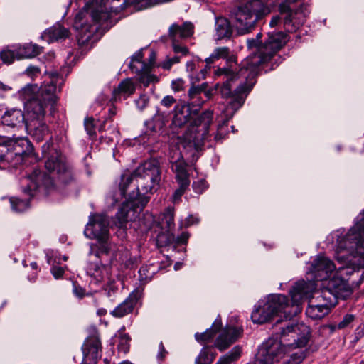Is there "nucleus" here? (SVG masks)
I'll use <instances>...</instances> for the list:
<instances>
[{
	"label": "nucleus",
	"instance_id": "nucleus-31",
	"mask_svg": "<svg viewBox=\"0 0 364 364\" xmlns=\"http://www.w3.org/2000/svg\"><path fill=\"white\" fill-rule=\"evenodd\" d=\"M328 293L323 289L321 293L316 292L315 294L309 300V303L318 305H323L324 307H328L330 311L331 307L334 305V301L331 297L327 296Z\"/></svg>",
	"mask_w": 364,
	"mask_h": 364
},
{
	"label": "nucleus",
	"instance_id": "nucleus-1",
	"mask_svg": "<svg viewBox=\"0 0 364 364\" xmlns=\"http://www.w3.org/2000/svg\"><path fill=\"white\" fill-rule=\"evenodd\" d=\"M288 41V36L283 31L269 32L259 54L251 55L242 61L238 73L230 68H219L215 71L217 76L223 77L220 92L222 97L231 100L229 109L236 112L242 106L260 70L268 72L279 66L283 58L277 52Z\"/></svg>",
	"mask_w": 364,
	"mask_h": 364
},
{
	"label": "nucleus",
	"instance_id": "nucleus-7",
	"mask_svg": "<svg viewBox=\"0 0 364 364\" xmlns=\"http://www.w3.org/2000/svg\"><path fill=\"white\" fill-rule=\"evenodd\" d=\"M270 5L269 0H249L239 6L234 14L237 33H250L259 21L269 14Z\"/></svg>",
	"mask_w": 364,
	"mask_h": 364
},
{
	"label": "nucleus",
	"instance_id": "nucleus-5",
	"mask_svg": "<svg viewBox=\"0 0 364 364\" xmlns=\"http://www.w3.org/2000/svg\"><path fill=\"white\" fill-rule=\"evenodd\" d=\"M36 87H27L23 90V95L28 112L36 118L30 124L31 136L33 140L40 142L50 134L47 124L42 119L45 115L46 108L48 105L53 107L57 101L56 85L50 81L41 85L36 93Z\"/></svg>",
	"mask_w": 364,
	"mask_h": 364
},
{
	"label": "nucleus",
	"instance_id": "nucleus-52",
	"mask_svg": "<svg viewBox=\"0 0 364 364\" xmlns=\"http://www.w3.org/2000/svg\"><path fill=\"white\" fill-rule=\"evenodd\" d=\"M50 271H51L52 274L53 275V277L55 279L61 278L63 277V274H64V272H65L64 267H60V266L57 265V264L53 265Z\"/></svg>",
	"mask_w": 364,
	"mask_h": 364
},
{
	"label": "nucleus",
	"instance_id": "nucleus-35",
	"mask_svg": "<svg viewBox=\"0 0 364 364\" xmlns=\"http://www.w3.org/2000/svg\"><path fill=\"white\" fill-rule=\"evenodd\" d=\"M47 34L51 41H58L68 38L69 31L68 29L58 24L50 28L47 31Z\"/></svg>",
	"mask_w": 364,
	"mask_h": 364
},
{
	"label": "nucleus",
	"instance_id": "nucleus-46",
	"mask_svg": "<svg viewBox=\"0 0 364 364\" xmlns=\"http://www.w3.org/2000/svg\"><path fill=\"white\" fill-rule=\"evenodd\" d=\"M153 120L154 122V125L153 126L152 129L156 130L159 128L162 127L164 125L166 120V116L164 113L158 112L154 117Z\"/></svg>",
	"mask_w": 364,
	"mask_h": 364
},
{
	"label": "nucleus",
	"instance_id": "nucleus-26",
	"mask_svg": "<svg viewBox=\"0 0 364 364\" xmlns=\"http://www.w3.org/2000/svg\"><path fill=\"white\" fill-rule=\"evenodd\" d=\"M43 47L37 44L26 43L16 49V58H32L42 52Z\"/></svg>",
	"mask_w": 364,
	"mask_h": 364
},
{
	"label": "nucleus",
	"instance_id": "nucleus-51",
	"mask_svg": "<svg viewBox=\"0 0 364 364\" xmlns=\"http://www.w3.org/2000/svg\"><path fill=\"white\" fill-rule=\"evenodd\" d=\"M184 80L178 78L172 81L171 88L174 92H180L184 89Z\"/></svg>",
	"mask_w": 364,
	"mask_h": 364
},
{
	"label": "nucleus",
	"instance_id": "nucleus-18",
	"mask_svg": "<svg viewBox=\"0 0 364 364\" xmlns=\"http://www.w3.org/2000/svg\"><path fill=\"white\" fill-rule=\"evenodd\" d=\"M323 287V289L333 296V300L338 298H344L350 294V288L347 282L338 276H334L329 280H325Z\"/></svg>",
	"mask_w": 364,
	"mask_h": 364
},
{
	"label": "nucleus",
	"instance_id": "nucleus-45",
	"mask_svg": "<svg viewBox=\"0 0 364 364\" xmlns=\"http://www.w3.org/2000/svg\"><path fill=\"white\" fill-rule=\"evenodd\" d=\"M102 267L101 262L98 260L95 262H90L87 266V273L91 276L97 277L98 275V272H100Z\"/></svg>",
	"mask_w": 364,
	"mask_h": 364
},
{
	"label": "nucleus",
	"instance_id": "nucleus-59",
	"mask_svg": "<svg viewBox=\"0 0 364 364\" xmlns=\"http://www.w3.org/2000/svg\"><path fill=\"white\" fill-rule=\"evenodd\" d=\"M198 222V218L193 217V215H190L186 219V226H190L193 224H196Z\"/></svg>",
	"mask_w": 364,
	"mask_h": 364
},
{
	"label": "nucleus",
	"instance_id": "nucleus-37",
	"mask_svg": "<svg viewBox=\"0 0 364 364\" xmlns=\"http://www.w3.org/2000/svg\"><path fill=\"white\" fill-rule=\"evenodd\" d=\"M241 353V347L236 346L229 353L222 356L215 364H232L240 357Z\"/></svg>",
	"mask_w": 364,
	"mask_h": 364
},
{
	"label": "nucleus",
	"instance_id": "nucleus-23",
	"mask_svg": "<svg viewBox=\"0 0 364 364\" xmlns=\"http://www.w3.org/2000/svg\"><path fill=\"white\" fill-rule=\"evenodd\" d=\"M3 124L11 127H20L25 123V116L20 109H7L1 117Z\"/></svg>",
	"mask_w": 364,
	"mask_h": 364
},
{
	"label": "nucleus",
	"instance_id": "nucleus-41",
	"mask_svg": "<svg viewBox=\"0 0 364 364\" xmlns=\"http://www.w3.org/2000/svg\"><path fill=\"white\" fill-rule=\"evenodd\" d=\"M10 203L11 208L15 212H23L26 210L29 206L28 199L21 200L18 198H11Z\"/></svg>",
	"mask_w": 364,
	"mask_h": 364
},
{
	"label": "nucleus",
	"instance_id": "nucleus-55",
	"mask_svg": "<svg viewBox=\"0 0 364 364\" xmlns=\"http://www.w3.org/2000/svg\"><path fill=\"white\" fill-rule=\"evenodd\" d=\"M189 238V234L187 232H182L179 236L176 237L174 244H186Z\"/></svg>",
	"mask_w": 364,
	"mask_h": 364
},
{
	"label": "nucleus",
	"instance_id": "nucleus-56",
	"mask_svg": "<svg viewBox=\"0 0 364 364\" xmlns=\"http://www.w3.org/2000/svg\"><path fill=\"white\" fill-rule=\"evenodd\" d=\"M73 294L80 299H82L85 296V289L80 286L73 284Z\"/></svg>",
	"mask_w": 364,
	"mask_h": 364
},
{
	"label": "nucleus",
	"instance_id": "nucleus-64",
	"mask_svg": "<svg viewBox=\"0 0 364 364\" xmlns=\"http://www.w3.org/2000/svg\"><path fill=\"white\" fill-rule=\"evenodd\" d=\"M109 114H110L111 117L114 116L115 114H116L115 108L114 107L110 108L109 110Z\"/></svg>",
	"mask_w": 364,
	"mask_h": 364
},
{
	"label": "nucleus",
	"instance_id": "nucleus-3",
	"mask_svg": "<svg viewBox=\"0 0 364 364\" xmlns=\"http://www.w3.org/2000/svg\"><path fill=\"white\" fill-rule=\"evenodd\" d=\"M213 113L212 111L206 110L198 116L190 124L187 132L183 134V138H178L179 152L174 159L172 156V169L176 173V178L179 185L173 193L174 200H179L185 191L190 185L189 176L187 172V164L183 156L181 147L190 151L196 150L203 144L205 140L209 137V127L213 121Z\"/></svg>",
	"mask_w": 364,
	"mask_h": 364
},
{
	"label": "nucleus",
	"instance_id": "nucleus-42",
	"mask_svg": "<svg viewBox=\"0 0 364 364\" xmlns=\"http://www.w3.org/2000/svg\"><path fill=\"white\" fill-rule=\"evenodd\" d=\"M0 57L4 63L11 64L16 58V50L15 51L4 50L0 53Z\"/></svg>",
	"mask_w": 364,
	"mask_h": 364
},
{
	"label": "nucleus",
	"instance_id": "nucleus-28",
	"mask_svg": "<svg viewBox=\"0 0 364 364\" xmlns=\"http://www.w3.org/2000/svg\"><path fill=\"white\" fill-rule=\"evenodd\" d=\"M215 31L218 40L230 38L232 32L230 22L222 17L215 19Z\"/></svg>",
	"mask_w": 364,
	"mask_h": 364
},
{
	"label": "nucleus",
	"instance_id": "nucleus-2",
	"mask_svg": "<svg viewBox=\"0 0 364 364\" xmlns=\"http://www.w3.org/2000/svg\"><path fill=\"white\" fill-rule=\"evenodd\" d=\"M310 328L304 323H289L279 332L262 343L251 364H274L296 348L304 347L309 341Z\"/></svg>",
	"mask_w": 364,
	"mask_h": 364
},
{
	"label": "nucleus",
	"instance_id": "nucleus-33",
	"mask_svg": "<svg viewBox=\"0 0 364 364\" xmlns=\"http://www.w3.org/2000/svg\"><path fill=\"white\" fill-rule=\"evenodd\" d=\"M176 240L175 235L173 231L162 230L156 237V244L160 247H164L174 244Z\"/></svg>",
	"mask_w": 364,
	"mask_h": 364
},
{
	"label": "nucleus",
	"instance_id": "nucleus-34",
	"mask_svg": "<svg viewBox=\"0 0 364 364\" xmlns=\"http://www.w3.org/2000/svg\"><path fill=\"white\" fill-rule=\"evenodd\" d=\"M134 179H135L134 171L132 173H129V171H124L121 176V180L119 184V188L121 195L124 196L126 198V200H128V187L132 183Z\"/></svg>",
	"mask_w": 364,
	"mask_h": 364
},
{
	"label": "nucleus",
	"instance_id": "nucleus-49",
	"mask_svg": "<svg viewBox=\"0 0 364 364\" xmlns=\"http://www.w3.org/2000/svg\"><path fill=\"white\" fill-rule=\"evenodd\" d=\"M84 125H85V130L87 131V133L89 135L92 136V135L95 134L93 118H92V117L86 118L84 122Z\"/></svg>",
	"mask_w": 364,
	"mask_h": 364
},
{
	"label": "nucleus",
	"instance_id": "nucleus-12",
	"mask_svg": "<svg viewBox=\"0 0 364 364\" xmlns=\"http://www.w3.org/2000/svg\"><path fill=\"white\" fill-rule=\"evenodd\" d=\"M109 220L105 215L96 214L90 218L89 223L86 225L84 233L85 235L90 239L97 240L100 244V252L95 254L98 257L99 254H107L110 247L109 246Z\"/></svg>",
	"mask_w": 364,
	"mask_h": 364
},
{
	"label": "nucleus",
	"instance_id": "nucleus-19",
	"mask_svg": "<svg viewBox=\"0 0 364 364\" xmlns=\"http://www.w3.org/2000/svg\"><path fill=\"white\" fill-rule=\"evenodd\" d=\"M83 360L85 364H96L101 357L102 346L98 336H90L84 343L82 347Z\"/></svg>",
	"mask_w": 364,
	"mask_h": 364
},
{
	"label": "nucleus",
	"instance_id": "nucleus-9",
	"mask_svg": "<svg viewBox=\"0 0 364 364\" xmlns=\"http://www.w3.org/2000/svg\"><path fill=\"white\" fill-rule=\"evenodd\" d=\"M137 192L142 196L153 194L160 186L161 170L159 161L150 159L141 163L134 171Z\"/></svg>",
	"mask_w": 364,
	"mask_h": 364
},
{
	"label": "nucleus",
	"instance_id": "nucleus-60",
	"mask_svg": "<svg viewBox=\"0 0 364 364\" xmlns=\"http://www.w3.org/2000/svg\"><path fill=\"white\" fill-rule=\"evenodd\" d=\"M208 85L207 82H203L200 85H195V87H196L197 90H198L200 92L203 93V91H205L208 90Z\"/></svg>",
	"mask_w": 364,
	"mask_h": 364
},
{
	"label": "nucleus",
	"instance_id": "nucleus-27",
	"mask_svg": "<svg viewBox=\"0 0 364 364\" xmlns=\"http://www.w3.org/2000/svg\"><path fill=\"white\" fill-rule=\"evenodd\" d=\"M135 304L136 301L130 296L114 308L110 314L116 318H122L132 311Z\"/></svg>",
	"mask_w": 364,
	"mask_h": 364
},
{
	"label": "nucleus",
	"instance_id": "nucleus-32",
	"mask_svg": "<svg viewBox=\"0 0 364 364\" xmlns=\"http://www.w3.org/2000/svg\"><path fill=\"white\" fill-rule=\"evenodd\" d=\"M216 353L213 351V347L205 346L202 348L195 360L196 364H211L215 358Z\"/></svg>",
	"mask_w": 364,
	"mask_h": 364
},
{
	"label": "nucleus",
	"instance_id": "nucleus-53",
	"mask_svg": "<svg viewBox=\"0 0 364 364\" xmlns=\"http://www.w3.org/2000/svg\"><path fill=\"white\" fill-rule=\"evenodd\" d=\"M176 103V100L171 95L165 96L161 101V105L169 108Z\"/></svg>",
	"mask_w": 364,
	"mask_h": 364
},
{
	"label": "nucleus",
	"instance_id": "nucleus-36",
	"mask_svg": "<svg viewBox=\"0 0 364 364\" xmlns=\"http://www.w3.org/2000/svg\"><path fill=\"white\" fill-rule=\"evenodd\" d=\"M142 58L143 54L141 51H138L133 55L129 63V68L133 73H139L140 70L150 66L143 62Z\"/></svg>",
	"mask_w": 364,
	"mask_h": 364
},
{
	"label": "nucleus",
	"instance_id": "nucleus-14",
	"mask_svg": "<svg viewBox=\"0 0 364 364\" xmlns=\"http://www.w3.org/2000/svg\"><path fill=\"white\" fill-rule=\"evenodd\" d=\"M29 182L23 188V191L25 193L28 194L29 197L34 195V191L37 190L44 189L46 191L49 192L55 188V182L53 178L43 173L39 170H34L33 173L27 179Z\"/></svg>",
	"mask_w": 364,
	"mask_h": 364
},
{
	"label": "nucleus",
	"instance_id": "nucleus-20",
	"mask_svg": "<svg viewBox=\"0 0 364 364\" xmlns=\"http://www.w3.org/2000/svg\"><path fill=\"white\" fill-rule=\"evenodd\" d=\"M242 332L241 327L227 326L216 338L215 347L220 351H224L242 336Z\"/></svg>",
	"mask_w": 364,
	"mask_h": 364
},
{
	"label": "nucleus",
	"instance_id": "nucleus-58",
	"mask_svg": "<svg viewBox=\"0 0 364 364\" xmlns=\"http://www.w3.org/2000/svg\"><path fill=\"white\" fill-rule=\"evenodd\" d=\"M26 72L28 75L33 76V75L38 73L40 72V70L36 66H31H31L27 68Z\"/></svg>",
	"mask_w": 364,
	"mask_h": 364
},
{
	"label": "nucleus",
	"instance_id": "nucleus-4",
	"mask_svg": "<svg viewBox=\"0 0 364 364\" xmlns=\"http://www.w3.org/2000/svg\"><path fill=\"white\" fill-rule=\"evenodd\" d=\"M316 288L314 281L300 280L295 283L290 290L291 304L287 296L271 294L266 300L257 302L252 312L251 318L254 323L262 324L270 321L274 316L283 312L286 319L291 318L301 312L300 304L303 298Z\"/></svg>",
	"mask_w": 364,
	"mask_h": 364
},
{
	"label": "nucleus",
	"instance_id": "nucleus-43",
	"mask_svg": "<svg viewBox=\"0 0 364 364\" xmlns=\"http://www.w3.org/2000/svg\"><path fill=\"white\" fill-rule=\"evenodd\" d=\"M306 357L304 350H299L298 352L293 353L290 358L287 361V364H300Z\"/></svg>",
	"mask_w": 364,
	"mask_h": 364
},
{
	"label": "nucleus",
	"instance_id": "nucleus-63",
	"mask_svg": "<svg viewBox=\"0 0 364 364\" xmlns=\"http://www.w3.org/2000/svg\"><path fill=\"white\" fill-rule=\"evenodd\" d=\"M97 313L99 316H104L106 314L107 311L105 309H99Z\"/></svg>",
	"mask_w": 364,
	"mask_h": 364
},
{
	"label": "nucleus",
	"instance_id": "nucleus-17",
	"mask_svg": "<svg viewBox=\"0 0 364 364\" xmlns=\"http://www.w3.org/2000/svg\"><path fill=\"white\" fill-rule=\"evenodd\" d=\"M12 153V166L21 164L24 158L32 154L33 146L30 141L25 137L10 141Z\"/></svg>",
	"mask_w": 364,
	"mask_h": 364
},
{
	"label": "nucleus",
	"instance_id": "nucleus-50",
	"mask_svg": "<svg viewBox=\"0 0 364 364\" xmlns=\"http://www.w3.org/2000/svg\"><path fill=\"white\" fill-rule=\"evenodd\" d=\"M180 61V57L174 56L173 58H167L161 65L162 68L165 70H169L173 64L178 63Z\"/></svg>",
	"mask_w": 364,
	"mask_h": 364
},
{
	"label": "nucleus",
	"instance_id": "nucleus-48",
	"mask_svg": "<svg viewBox=\"0 0 364 364\" xmlns=\"http://www.w3.org/2000/svg\"><path fill=\"white\" fill-rule=\"evenodd\" d=\"M149 97L146 95H141L137 100H135V104L137 108L142 111L149 104Z\"/></svg>",
	"mask_w": 364,
	"mask_h": 364
},
{
	"label": "nucleus",
	"instance_id": "nucleus-29",
	"mask_svg": "<svg viewBox=\"0 0 364 364\" xmlns=\"http://www.w3.org/2000/svg\"><path fill=\"white\" fill-rule=\"evenodd\" d=\"M329 311L328 307H324L323 305L314 304V302L313 304L309 303L306 309V316L314 320L323 318Z\"/></svg>",
	"mask_w": 364,
	"mask_h": 364
},
{
	"label": "nucleus",
	"instance_id": "nucleus-8",
	"mask_svg": "<svg viewBox=\"0 0 364 364\" xmlns=\"http://www.w3.org/2000/svg\"><path fill=\"white\" fill-rule=\"evenodd\" d=\"M336 251L338 253L346 252V255L338 257V260L348 259V255L364 259V211L356 218L355 225L348 232L338 237Z\"/></svg>",
	"mask_w": 364,
	"mask_h": 364
},
{
	"label": "nucleus",
	"instance_id": "nucleus-39",
	"mask_svg": "<svg viewBox=\"0 0 364 364\" xmlns=\"http://www.w3.org/2000/svg\"><path fill=\"white\" fill-rule=\"evenodd\" d=\"M0 161L7 162L12 166V153L10 141L0 143Z\"/></svg>",
	"mask_w": 364,
	"mask_h": 364
},
{
	"label": "nucleus",
	"instance_id": "nucleus-24",
	"mask_svg": "<svg viewBox=\"0 0 364 364\" xmlns=\"http://www.w3.org/2000/svg\"><path fill=\"white\" fill-rule=\"evenodd\" d=\"M191 110L186 105H176L174 115L171 126L174 128H181L184 126L192 117Z\"/></svg>",
	"mask_w": 364,
	"mask_h": 364
},
{
	"label": "nucleus",
	"instance_id": "nucleus-47",
	"mask_svg": "<svg viewBox=\"0 0 364 364\" xmlns=\"http://www.w3.org/2000/svg\"><path fill=\"white\" fill-rule=\"evenodd\" d=\"M208 188V184L205 180L200 179L198 181H195L193 183V191L198 194H201Z\"/></svg>",
	"mask_w": 364,
	"mask_h": 364
},
{
	"label": "nucleus",
	"instance_id": "nucleus-10",
	"mask_svg": "<svg viewBox=\"0 0 364 364\" xmlns=\"http://www.w3.org/2000/svg\"><path fill=\"white\" fill-rule=\"evenodd\" d=\"M42 146V155L46 159L45 168L52 174L57 176L58 183L69 184L73 181V175L70 168L67 165L65 157L54 148L51 137Z\"/></svg>",
	"mask_w": 364,
	"mask_h": 364
},
{
	"label": "nucleus",
	"instance_id": "nucleus-30",
	"mask_svg": "<svg viewBox=\"0 0 364 364\" xmlns=\"http://www.w3.org/2000/svg\"><path fill=\"white\" fill-rule=\"evenodd\" d=\"M221 327V321L220 319H216L215 322L213 323V326L210 328L207 329L203 333H196L195 334V338L198 342H208L210 341L215 334L218 331V330Z\"/></svg>",
	"mask_w": 364,
	"mask_h": 364
},
{
	"label": "nucleus",
	"instance_id": "nucleus-22",
	"mask_svg": "<svg viewBox=\"0 0 364 364\" xmlns=\"http://www.w3.org/2000/svg\"><path fill=\"white\" fill-rule=\"evenodd\" d=\"M136 87V84L133 82L132 78L123 80L113 90V100L118 102L126 100L134 93Z\"/></svg>",
	"mask_w": 364,
	"mask_h": 364
},
{
	"label": "nucleus",
	"instance_id": "nucleus-62",
	"mask_svg": "<svg viewBox=\"0 0 364 364\" xmlns=\"http://www.w3.org/2000/svg\"><path fill=\"white\" fill-rule=\"evenodd\" d=\"M203 94L206 97V100H210L213 97V89H208L205 91H203Z\"/></svg>",
	"mask_w": 364,
	"mask_h": 364
},
{
	"label": "nucleus",
	"instance_id": "nucleus-25",
	"mask_svg": "<svg viewBox=\"0 0 364 364\" xmlns=\"http://www.w3.org/2000/svg\"><path fill=\"white\" fill-rule=\"evenodd\" d=\"M229 55L230 48L228 47H218L213 50L208 58H205V61L207 64H211L221 58L227 59L228 63L230 65V68H232V64H236V62L235 58L233 56L229 57Z\"/></svg>",
	"mask_w": 364,
	"mask_h": 364
},
{
	"label": "nucleus",
	"instance_id": "nucleus-15",
	"mask_svg": "<svg viewBox=\"0 0 364 364\" xmlns=\"http://www.w3.org/2000/svg\"><path fill=\"white\" fill-rule=\"evenodd\" d=\"M194 26L189 21L184 22L182 25L177 23L172 24L168 29V34L173 41V49L176 53H181L182 55H186L188 50L186 46L177 43L178 38H185L190 37L193 33Z\"/></svg>",
	"mask_w": 364,
	"mask_h": 364
},
{
	"label": "nucleus",
	"instance_id": "nucleus-16",
	"mask_svg": "<svg viewBox=\"0 0 364 364\" xmlns=\"http://www.w3.org/2000/svg\"><path fill=\"white\" fill-rule=\"evenodd\" d=\"M335 270L336 266L329 258L318 255L313 260L308 274H311L315 280L325 281L330 278Z\"/></svg>",
	"mask_w": 364,
	"mask_h": 364
},
{
	"label": "nucleus",
	"instance_id": "nucleus-61",
	"mask_svg": "<svg viewBox=\"0 0 364 364\" xmlns=\"http://www.w3.org/2000/svg\"><path fill=\"white\" fill-rule=\"evenodd\" d=\"M195 69V63L193 61L191 60L186 63V70L188 72H193Z\"/></svg>",
	"mask_w": 364,
	"mask_h": 364
},
{
	"label": "nucleus",
	"instance_id": "nucleus-38",
	"mask_svg": "<svg viewBox=\"0 0 364 364\" xmlns=\"http://www.w3.org/2000/svg\"><path fill=\"white\" fill-rule=\"evenodd\" d=\"M162 230L173 231L174 230V214L173 208L168 207L166 209L162 218Z\"/></svg>",
	"mask_w": 364,
	"mask_h": 364
},
{
	"label": "nucleus",
	"instance_id": "nucleus-54",
	"mask_svg": "<svg viewBox=\"0 0 364 364\" xmlns=\"http://www.w3.org/2000/svg\"><path fill=\"white\" fill-rule=\"evenodd\" d=\"M247 44L248 48H250V49L256 48L257 49V52L256 53H255L254 55L259 54V49L260 48V47H262L263 46V45H261L259 42H257V39H255V38L247 39Z\"/></svg>",
	"mask_w": 364,
	"mask_h": 364
},
{
	"label": "nucleus",
	"instance_id": "nucleus-44",
	"mask_svg": "<svg viewBox=\"0 0 364 364\" xmlns=\"http://www.w3.org/2000/svg\"><path fill=\"white\" fill-rule=\"evenodd\" d=\"M355 320V316L353 314H348L343 316L342 320L337 323L338 329H344L350 326L351 323Z\"/></svg>",
	"mask_w": 364,
	"mask_h": 364
},
{
	"label": "nucleus",
	"instance_id": "nucleus-40",
	"mask_svg": "<svg viewBox=\"0 0 364 364\" xmlns=\"http://www.w3.org/2000/svg\"><path fill=\"white\" fill-rule=\"evenodd\" d=\"M137 74L139 75L137 79L138 82L145 87L156 80V77L150 73V66L140 70Z\"/></svg>",
	"mask_w": 364,
	"mask_h": 364
},
{
	"label": "nucleus",
	"instance_id": "nucleus-11",
	"mask_svg": "<svg viewBox=\"0 0 364 364\" xmlns=\"http://www.w3.org/2000/svg\"><path fill=\"white\" fill-rule=\"evenodd\" d=\"M290 1L285 0L279 4V15L272 16L269 26L274 28L281 23L283 19L284 28L287 32L296 31L302 25L310 14L309 6L302 4L299 7L293 10L290 7Z\"/></svg>",
	"mask_w": 364,
	"mask_h": 364
},
{
	"label": "nucleus",
	"instance_id": "nucleus-6",
	"mask_svg": "<svg viewBox=\"0 0 364 364\" xmlns=\"http://www.w3.org/2000/svg\"><path fill=\"white\" fill-rule=\"evenodd\" d=\"M132 3L136 0H130ZM127 0H91L75 16L73 27L82 33H92L99 28L109 29L113 26L112 14L124 9Z\"/></svg>",
	"mask_w": 364,
	"mask_h": 364
},
{
	"label": "nucleus",
	"instance_id": "nucleus-57",
	"mask_svg": "<svg viewBox=\"0 0 364 364\" xmlns=\"http://www.w3.org/2000/svg\"><path fill=\"white\" fill-rule=\"evenodd\" d=\"M166 353H167V352L164 348L163 343L160 342V343L159 345V353L157 354V358L160 360H162Z\"/></svg>",
	"mask_w": 364,
	"mask_h": 364
},
{
	"label": "nucleus",
	"instance_id": "nucleus-21",
	"mask_svg": "<svg viewBox=\"0 0 364 364\" xmlns=\"http://www.w3.org/2000/svg\"><path fill=\"white\" fill-rule=\"evenodd\" d=\"M205 70L203 69L200 70V73H199L196 77H194L192 74L190 75L191 86L188 91V103L192 106L200 107L205 102V100H204L202 97L203 93L197 90L196 87H195V84L196 82L205 77Z\"/></svg>",
	"mask_w": 364,
	"mask_h": 364
},
{
	"label": "nucleus",
	"instance_id": "nucleus-13",
	"mask_svg": "<svg viewBox=\"0 0 364 364\" xmlns=\"http://www.w3.org/2000/svg\"><path fill=\"white\" fill-rule=\"evenodd\" d=\"M149 201V197L142 196L139 193H132L128 195V200L123 202L122 206L116 213L117 225L124 229L128 221L129 213L131 210L137 212L141 210Z\"/></svg>",
	"mask_w": 364,
	"mask_h": 364
}]
</instances>
